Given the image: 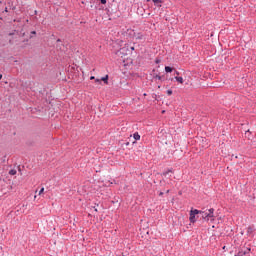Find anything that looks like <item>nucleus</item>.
<instances>
[{
	"instance_id": "2",
	"label": "nucleus",
	"mask_w": 256,
	"mask_h": 256,
	"mask_svg": "<svg viewBox=\"0 0 256 256\" xmlns=\"http://www.w3.org/2000/svg\"><path fill=\"white\" fill-rule=\"evenodd\" d=\"M199 210L197 209H192V211H190V217H189V221L190 223H197V218L196 215H199Z\"/></svg>"
},
{
	"instance_id": "21",
	"label": "nucleus",
	"mask_w": 256,
	"mask_h": 256,
	"mask_svg": "<svg viewBox=\"0 0 256 256\" xmlns=\"http://www.w3.org/2000/svg\"><path fill=\"white\" fill-rule=\"evenodd\" d=\"M90 79L93 81V79H95V76H91Z\"/></svg>"
},
{
	"instance_id": "19",
	"label": "nucleus",
	"mask_w": 256,
	"mask_h": 256,
	"mask_svg": "<svg viewBox=\"0 0 256 256\" xmlns=\"http://www.w3.org/2000/svg\"><path fill=\"white\" fill-rule=\"evenodd\" d=\"M159 196H160V197H163V192H160V193H159Z\"/></svg>"
},
{
	"instance_id": "4",
	"label": "nucleus",
	"mask_w": 256,
	"mask_h": 256,
	"mask_svg": "<svg viewBox=\"0 0 256 256\" xmlns=\"http://www.w3.org/2000/svg\"><path fill=\"white\" fill-rule=\"evenodd\" d=\"M246 235L253 239L255 237V226H248L246 228Z\"/></svg>"
},
{
	"instance_id": "1",
	"label": "nucleus",
	"mask_w": 256,
	"mask_h": 256,
	"mask_svg": "<svg viewBox=\"0 0 256 256\" xmlns=\"http://www.w3.org/2000/svg\"><path fill=\"white\" fill-rule=\"evenodd\" d=\"M199 215H201V217L204 221H209V219H214L215 209L210 208V209L205 210V211L199 210Z\"/></svg>"
},
{
	"instance_id": "6",
	"label": "nucleus",
	"mask_w": 256,
	"mask_h": 256,
	"mask_svg": "<svg viewBox=\"0 0 256 256\" xmlns=\"http://www.w3.org/2000/svg\"><path fill=\"white\" fill-rule=\"evenodd\" d=\"M135 38L138 40V41H141L143 39H145V35H143V33H137L135 35Z\"/></svg>"
},
{
	"instance_id": "23",
	"label": "nucleus",
	"mask_w": 256,
	"mask_h": 256,
	"mask_svg": "<svg viewBox=\"0 0 256 256\" xmlns=\"http://www.w3.org/2000/svg\"><path fill=\"white\" fill-rule=\"evenodd\" d=\"M156 77H157V79L161 80V76H156Z\"/></svg>"
},
{
	"instance_id": "20",
	"label": "nucleus",
	"mask_w": 256,
	"mask_h": 256,
	"mask_svg": "<svg viewBox=\"0 0 256 256\" xmlns=\"http://www.w3.org/2000/svg\"><path fill=\"white\" fill-rule=\"evenodd\" d=\"M1 79H3V74H0V81H1Z\"/></svg>"
},
{
	"instance_id": "27",
	"label": "nucleus",
	"mask_w": 256,
	"mask_h": 256,
	"mask_svg": "<svg viewBox=\"0 0 256 256\" xmlns=\"http://www.w3.org/2000/svg\"><path fill=\"white\" fill-rule=\"evenodd\" d=\"M57 41L59 42V41H61V39H58Z\"/></svg>"
},
{
	"instance_id": "9",
	"label": "nucleus",
	"mask_w": 256,
	"mask_h": 256,
	"mask_svg": "<svg viewBox=\"0 0 256 256\" xmlns=\"http://www.w3.org/2000/svg\"><path fill=\"white\" fill-rule=\"evenodd\" d=\"M133 137H134L135 141H139V139H141V135H139V132L134 133Z\"/></svg>"
},
{
	"instance_id": "3",
	"label": "nucleus",
	"mask_w": 256,
	"mask_h": 256,
	"mask_svg": "<svg viewBox=\"0 0 256 256\" xmlns=\"http://www.w3.org/2000/svg\"><path fill=\"white\" fill-rule=\"evenodd\" d=\"M131 50H129V44H125L124 47L120 48L117 52V55H129Z\"/></svg>"
},
{
	"instance_id": "26",
	"label": "nucleus",
	"mask_w": 256,
	"mask_h": 256,
	"mask_svg": "<svg viewBox=\"0 0 256 256\" xmlns=\"http://www.w3.org/2000/svg\"><path fill=\"white\" fill-rule=\"evenodd\" d=\"M156 63H159V60H156Z\"/></svg>"
},
{
	"instance_id": "14",
	"label": "nucleus",
	"mask_w": 256,
	"mask_h": 256,
	"mask_svg": "<svg viewBox=\"0 0 256 256\" xmlns=\"http://www.w3.org/2000/svg\"><path fill=\"white\" fill-rule=\"evenodd\" d=\"M129 51H130V53H133V51H135V46H130L129 45Z\"/></svg>"
},
{
	"instance_id": "5",
	"label": "nucleus",
	"mask_w": 256,
	"mask_h": 256,
	"mask_svg": "<svg viewBox=\"0 0 256 256\" xmlns=\"http://www.w3.org/2000/svg\"><path fill=\"white\" fill-rule=\"evenodd\" d=\"M251 252V248H247L246 250H240L237 254L234 256H245Z\"/></svg>"
},
{
	"instance_id": "13",
	"label": "nucleus",
	"mask_w": 256,
	"mask_h": 256,
	"mask_svg": "<svg viewBox=\"0 0 256 256\" xmlns=\"http://www.w3.org/2000/svg\"><path fill=\"white\" fill-rule=\"evenodd\" d=\"M9 174L10 175H17V170L12 169V170L9 171Z\"/></svg>"
},
{
	"instance_id": "15",
	"label": "nucleus",
	"mask_w": 256,
	"mask_h": 256,
	"mask_svg": "<svg viewBox=\"0 0 256 256\" xmlns=\"http://www.w3.org/2000/svg\"><path fill=\"white\" fill-rule=\"evenodd\" d=\"M166 93L168 96H171V95H173V90H167Z\"/></svg>"
},
{
	"instance_id": "12",
	"label": "nucleus",
	"mask_w": 256,
	"mask_h": 256,
	"mask_svg": "<svg viewBox=\"0 0 256 256\" xmlns=\"http://www.w3.org/2000/svg\"><path fill=\"white\" fill-rule=\"evenodd\" d=\"M154 4L157 5V7H161V5H159V3H163L161 0H152Z\"/></svg>"
},
{
	"instance_id": "24",
	"label": "nucleus",
	"mask_w": 256,
	"mask_h": 256,
	"mask_svg": "<svg viewBox=\"0 0 256 256\" xmlns=\"http://www.w3.org/2000/svg\"><path fill=\"white\" fill-rule=\"evenodd\" d=\"M128 145H129V142H126V147H128Z\"/></svg>"
},
{
	"instance_id": "16",
	"label": "nucleus",
	"mask_w": 256,
	"mask_h": 256,
	"mask_svg": "<svg viewBox=\"0 0 256 256\" xmlns=\"http://www.w3.org/2000/svg\"><path fill=\"white\" fill-rule=\"evenodd\" d=\"M44 192H45V188H41L38 195H43Z\"/></svg>"
},
{
	"instance_id": "28",
	"label": "nucleus",
	"mask_w": 256,
	"mask_h": 256,
	"mask_svg": "<svg viewBox=\"0 0 256 256\" xmlns=\"http://www.w3.org/2000/svg\"><path fill=\"white\" fill-rule=\"evenodd\" d=\"M94 211H97V208H95Z\"/></svg>"
},
{
	"instance_id": "11",
	"label": "nucleus",
	"mask_w": 256,
	"mask_h": 256,
	"mask_svg": "<svg viewBox=\"0 0 256 256\" xmlns=\"http://www.w3.org/2000/svg\"><path fill=\"white\" fill-rule=\"evenodd\" d=\"M169 173H173V169H168L167 171H164L162 175H164V177H167Z\"/></svg>"
},
{
	"instance_id": "7",
	"label": "nucleus",
	"mask_w": 256,
	"mask_h": 256,
	"mask_svg": "<svg viewBox=\"0 0 256 256\" xmlns=\"http://www.w3.org/2000/svg\"><path fill=\"white\" fill-rule=\"evenodd\" d=\"M100 81H103L107 85L109 83V75L102 77Z\"/></svg>"
},
{
	"instance_id": "8",
	"label": "nucleus",
	"mask_w": 256,
	"mask_h": 256,
	"mask_svg": "<svg viewBox=\"0 0 256 256\" xmlns=\"http://www.w3.org/2000/svg\"><path fill=\"white\" fill-rule=\"evenodd\" d=\"M174 79H176V81H177L178 83H181V84L184 83L183 77H181V76H176V77H174Z\"/></svg>"
},
{
	"instance_id": "22",
	"label": "nucleus",
	"mask_w": 256,
	"mask_h": 256,
	"mask_svg": "<svg viewBox=\"0 0 256 256\" xmlns=\"http://www.w3.org/2000/svg\"><path fill=\"white\" fill-rule=\"evenodd\" d=\"M175 75H179V71H175Z\"/></svg>"
},
{
	"instance_id": "25",
	"label": "nucleus",
	"mask_w": 256,
	"mask_h": 256,
	"mask_svg": "<svg viewBox=\"0 0 256 256\" xmlns=\"http://www.w3.org/2000/svg\"><path fill=\"white\" fill-rule=\"evenodd\" d=\"M169 192H170V190H167V191H166V193H169Z\"/></svg>"
},
{
	"instance_id": "17",
	"label": "nucleus",
	"mask_w": 256,
	"mask_h": 256,
	"mask_svg": "<svg viewBox=\"0 0 256 256\" xmlns=\"http://www.w3.org/2000/svg\"><path fill=\"white\" fill-rule=\"evenodd\" d=\"M95 81H96V83H98V85H101V80L100 79H96Z\"/></svg>"
},
{
	"instance_id": "10",
	"label": "nucleus",
	"mask_w": 256,
	"mask_h": 256,
	"mask_svg": "<svg viewBox=\"0 0 256 256\" xmlns=\"http://www.w3.org/2000/svg\"><path fill=\"white\" fill-rule=\"evenodd\" d=\"M166 73H173V68L171 66H165Z\"/></svg>"
},
{
	"instance_id": "18",
	"label": "nucleus",
	"mask_w": 256,
	"mask_h": 256,
	"mask_svg": "<svg viewBox=\"0 0 256 256\" xmlns=\"http://www.w3.org/2000/svg\"><path fill=\"white\" fill-rule=\"evenodd\" d=\"M31 35H37V32L36 31H32Z\"/></svg>"
}]
</instances>
